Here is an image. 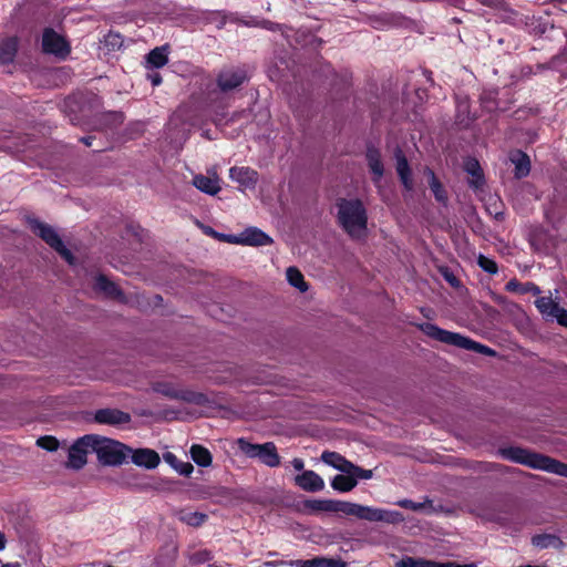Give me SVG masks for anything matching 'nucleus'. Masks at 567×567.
I'll use <instances>...</instances> for the list:
<instances>
[{
    "label": "nucleus",
    "instance_id": "f257e3e1",
    "mask_svg": "<svg viewBox=\"0 0 567 567\" xmlns=\"http://www.w3.org/2000/svg\"><path fill=\"white\" fill-rule=\"evenodd\" d=\"M338 220L342 229L353 239L367 234L368 215L359 199H340L337 204Z\"/></svg>",
    "mask_w": 567,
    "mask_h": 567
},
{
    "label": "nucleus",
    "instance_id": "f03ea898",
    "mask_svg": "<svg viewBox=\"0 0 567 567\" xmlns=\"http://www.w3.org/2000/svg\"><path fill=\"white\" fill-rule=\"evenodd\" d=\"M502 454L505 458L512 462L567 477V464L548 456L533 453L522 447H508L503 450Z\"/></svg>",
    "mask_w": 567,
    "mask_h": 567
},
{
    "label": "nucleus",
    "instance_id": "7ed1b4c3",
    "mask_svg": "<svg viewBox=\"0 0 567 567\" xmlns=\"http://www.w3.org/2000/svg\"><path fill=\"white\" fill-rule=\"evenodd\" d=\"M419 327H420V330L422 332H424L427 337L435 339L437 341H441L443 343L452 344V346H455L461 349L472 350L477 353L487 354V355H493L495 353L494 350H492L491 348H488L484 344H481V343H478L467 337H464L460 333L443 330L433 323L424 322V323L420 324Z\"/></svg>",
    "mask_w": 567,
    "mask_h": 567
},
{
    "label": "nucleus",
    "instance_id": "20e7f679",
    "mask_svg": "<svg viewBox=\"0 0 567 567\" xmlns=\"http://www.w3.org/2000/svg\"><path fill=\"white\" fill-rule=\"evenodd\" d=\"M93 453L101 464L117 466L125 462L132 449L127 445L104 436L93 434Z\"/></svg>",
    "mask_w": 567,
    "mask_h": 567
},
{
    "label": "nucleus",
    "instance_id": "39448f33",
    "mask_svg": "<svg viewBox=\"0 0 567 567\" xmlns=\"http://www.w3.org/2000/svg\"><path fill=\"white\" fill-rule=\"evenodd\" d=\"M343 514L369 522H384L395 524L403 520V515L400 512L363 506L351 502L344 503Z\"/></svg>",
    "mask_w": 567,
    "mask_h": 567
},
{
    "label": "nucleus",
    "instance_id": "423d86ee",
    "mask_svg": "<svg viewBox=\"0 0 567 567\" xmlns=\"http://www.w3.org/2000/svg\"><path fill=\"white\" fill-rule=\"evenodd\" d=\"M238 449L250 458H258L262 464L269 467H276L280 464V456L272 442L264 444H254L245 439L237 440Z\"/></svg>",
    "mask_w": 567,
    "mask_h": 567
},
{
    "label": "nucleus",
    "instance_id": "0eeeda50",
    "mask_svg": "<svg viewBox=\"0 0 567 567\" xmlns=\"http://www.w3.org/2000/svg\"><path fill=\"white\" fill-rule=\"evenodd\" d=\"M32 231L40 236L48 245L55 249L62 258L70 265H73L74 257L71 251L64 246L56 231L49 225L43 224L37 219L29 221Z\"/></svg>",
    "mask_w": 567,
    "mask_h": 567
},
{
    "label": "nucleus",
    "instance_id": "6e6552de",
    "mask_svg": "<svg viewBox=\"0 0 567 567\" xmlns=\"http://www.w3.org/2000/svg\"><path fill=\"white\" fill-rule=\"evenodd\" d=\"M93 434L78 439L69 449L66 466L81 470L87 462V454L93 453Z\"/></svg>",
    "mask_w": 567,
    "mask_h": 567
},
{
    "label": "nucleus",
    "instance_id": "1a4fd4ad",
    "mask_svg": "<svg viewBox=\"0 0 567 567\" xmlns=\"http://www.w3.org/2000/svg\"><path fill=\"white\" fill-rule=\"evenodd\" d=\"M535 306L547 321H557L560 326L567 327V310L559 307L551 297H540Z\"/></svg>",
    "mask_w": 567,
    "mask_h": 567
},
{
    "label": "nucleus",
    "instance_id": "9d476101",
    "mask_svg": "<svg viewBox=\"0 0 567 567\" xmlns=\"http://www.w3.org/2000/svg\"><path fill=\"white\" fill-rule=\"evenodd\" d=\"M42 49L45 53L64 59L70 53L66 40L52 29H45L42 35Z\"/></svg>",
    "mask_w": 567,
    "mask_h": 567
},
{
    "label": "nucleus",
    "instance_id": "9b49d317",
    "mask_svg": "<svg viewBox=\"0 0 567 567\" xmlns=\"http://www.w3.org/2000/svg\"><path fill=\"white\" fill-rule=\"evenodd\" d=\"M154 391L161 393L169 399L182 400L189 403H200L204 395L193 392L190 390L178 389L175 384L169 382H158L153 386Z\"/></svg>",
    "mask_w": 567,
    "mask_h": 567
},
{
    "label": "nucleus",
    "instance_id": "f8f14e48",
    "mask_svg": "<svg viewBox=\"0 0 567 567\" xmlns=\"http://www.w3.org/2000/svg\"><path fill=\"white\" fill-rule=\"evenodd\" d=\"M247 80L246 71L240 68H225L217 75V85L224 93L239 87Z\"/></svg>",
    "mask_w": 567,
    "mask_h": 567
},
{
    "label": "nucleus",
    "instance_id": "ddd939ff",
    "mask_svg": "<svg viewBox=\"0 0 567 567\" xmlns=\"http://www.w3.org/2000/svg\"><path fill=\"white\" fill-rule=\"evenodd\" d=\"M344 501L334 499H307L302 503L303 513L313 515L320 513H341L344 511Z\"/></svg>",
    "mask_w": 567,
    "mask_h": 567
},
{
    "label": "nucleus",
    "instance_id": "4468645a",
    "mask_svg": "<svg viewBox=\"0 0 567 567\" xmlns=\"http://www.w3.org/2000/svg\"><path fill=\"white\" fill-rule=\"evenodd\" d=\"M128 455L135 465L148 470L157 467L161 462L158 453L151 449H132Z\"/></svg>",
    "mask_w": 567,
    "mask_h": 567
},
{
    "label": "nucleus",
    "instance_id": "2eb2a0df",
    "mask_svg": "<svg viewBox=\"0 0 567 567\" xmlns=\"http://www.w3.org/2000/svg\"><path fill=\"white\" fill-rule=\"evenodd\" d=\"M229 177L243 188H254L258 182V173L250 167L234 166L229 169Z\"/></svg>",
    "mask_w": 567,
    "mask_h": 567
},
{
    "label": "nucleus",
    "instance_id": "dca6fc26",
    "mask_svg": "<svg viewBox=\"0 0 567 567\" xmlns=\"http://www.w3.org/2000/svg\"><path fill=\"white\" fill-rule=\"evenodd\" d=\"M193 185L200 192L215 196L221 189L220 179L218 175L214 173H209L208 175L197 174L193 178Z\"/></svg>",
    "mask_w": 567,
    "mask_h": 567
},
{
    "label": "nucleus",
    "instance_id": "f3484780",
    "mask_svg": "<svg viewBox=\"0 0 567 567\" xmlns=\"http://www.w3.org/2000/svg\"><path fill=\"white\" fill-rule=\"evenodd\" d=\"M243 246H268L272 244V238L257 227H247L241 231Z\"/></svg>",
    "mask_w": 567,
    "mask_h": 567
},
{
    "label": "nucleus",
    "instance_id": "a211bd4d",
    "mask_svg": "<svg viewBox=\"0 0 567 567\" xmlns=\"http://www.w3.org/2000/svg\"><path fill=\"white\" fill-rule=\"evenodd\" d=\"M94 419L101 424L121 425L130 422L131 416L128 413L116 409H102L96 411Z\"/></svg>",
    "mask_w": 567,
    "mask_h": 567
},
{
    "label": "nucleus",
    "instance_id": "6ab92c4d",
    "mask_svg": "<svg viewBox=\"0 0 567 567\" xmlns=\"http://www.w3.org/2000/svg\"><path fill=\"white\" fill-rule=\"evenodd\" d=\"M296 484L307 492H320L324 488L323 480L313 471H305L297 475Z\"/></svg>",
    "mask_w": 567,
    "mask_h": 567
},
{
    "label": "nucleus",
    "instance_id": "aec40b11",
    "mask_svg": "<svg viewBox=\"0 0 567 567\" xmlns=\"http://www.w3.org/2000/svg\"><path fill=\"white\" fill-rule=\"evenodd\" d=\"M18 51V39L7 38L0 43V64H9L13 61Z\"/></svg>",
    "mask_w": 567,
    "mask_h": 567
},
{
    "label": "nucleus",
    "instance_id": "412c9836",
    "mask_svg": "<svg viewBox=\"0 0 567 567\" xmlns=\"http://www.w3.org/2000/svg\"><path fill=\"white\" fill-rule=\"evenodd\" d=\"M395 157H396V172L400 176V179H401L403 186L405 187V189L411 190L413 187V183L411 179V172H410L408 161L400 150L396 152Z\"/></svg>",
    "mask_w": 567,
    "mask_h": 567
},
{
    "label": "nucleus",
    "instance_id": "4be33fe9",
    "mask_svg": "<svg viewBox=\"0 0 567 567\" xmlns=\"http://www.w3.org/2000/svg\"><path fill=\"white\" fill-rule=\"evenodd\" d=\"M322 462L334 467L336 470L347 474L348 470L352 468V463L347 461L342 455L336 452H323L321 455Z\"/></svg>",
    "mask_w": 567,
    "mask_h": 567
},
{
    "label": "nucleus",
    "instance_id": "5701e85b",
    "mask_svg": "<svg viewBox=\"0 0 567 567\" xmlns=\"http://www.w3.org/2000/svg\"><path fill=\"white\" fill-rule=\"evenodd\" d=\"M367 158L369 163L370 171L374 175L373 182L378 184L383 175V164L381 162V156L378 150L368 148Z\"/></svg>",
    "mask_w": 567,
    "mask_h": 567
},
{
    "label": "nucleus",
    "instance_id": "b1692460",
    "mask_svg": "<svg viewBox=\"0 0 567 567\" xmlns=\"http://www.w3.org/2000/svg\"><path fill=\"white\" fill-rule=\"evenodd\" d=\"M464 168L472 177L470 184L475 188L482 186L483 175L480 163L475 158H467L464 162Z\"/></svg>",
    "mask_w": 567,
    "mask_h": 567
},
{
    "label": "nucleus",
    "instance_id": "393cba45",
    "mask_svg": "<svg viewBox=\"0 0 567 567\" xmlns=\"http://www.w3.org/2000/svg\"><path fill=\"white\" fill-rule=\"evenodd\" d=\"M511 161L515 165V176L520 178L529 173V158L526 154L517 151L511 155Z\"/></svg>",
    "mask_w": 567,
    "mask_h": 567
},
{
    "label": "nucleus",
    "instance_id": "a878e982",
    "mask_svg": "<svg viewBox=\"0 0 567 567\" xmlns=\"http://www.w3.org/2000/svg\"><path fill=\"white\" fill-rule=\"evenodd\" d=\"M357 484H358L357 480L352 475H349V474L336 475L333 477V480L331 481V486L333 487V489L342 492V493L350 492L351 489H353L357 486Z\"/></svg>",
    "mask_w": 567,
    "mask_h": 567
},
{
    "label": "nucleus",
    "instance_id": "bb28decb",
    "mask_svg": "<svg viewBox=\"0 0 567 567\" xmlns=\"http://www.w3.org/2000/svg\"><path fill=\"white\" fill-rule=\"evenodd\" d=\"M168 62L165 47L155 48L146 56V63L150 68H162Z\"/></svg>",
    "mask_w": 567,
    "mask_h": 567
},
{
    "label": "nucleus",
    "instance_id": "cd10ccee",
    "mask_svg": "<svg viewBox=\"0 0 567 567\" xmlns=\"http://www.w3.org/2000/svg\"><path fill=\"white\" fill-rule=\"evenodd\" d=\"M190 456L193 461L199 466H209L212 464L210 452L202 445H193L190 449Z\"/></svg>",
    "mask_w": 567,
    "mask_h": 567
},
{
    "label": "nucleus",
    "instance_id": "c85d7f7f",
    "mask_svg": "<svg viewBox=\"0 0 567 567\" xmlns=\"http://www.w3.org/2000/svg\"><path fill=\"white\" fill-rule=\"evenodd\" d=\"M177 517L181 522L189 525V526H199L202 525L207 516L199 512H190V511H179L177 513Z\"/></svg>",
    "mask_w": 567,
    "mask_h": 567
},
{
    "label": "nucleus",
    "instance_id": "c756f323",
    "mask_svg": "<svg viewBox=\"0 0 567 567\" xmlns=\"http://www.w3.org/2000/svg\"><path fill=\"white\" fill-rule=\"evenodd\" d=\"M164 460L174 467L181 475L188 476L193 473V465L188 462L178 461L173 453L164 454Z\"/></svg>",
    "mask_w": 567,
    "mask_h": 567
},
{
    "label": "nucleus",
    "instance_id": "7c9ffc66",
    "mask_svg": "<svg viewBox=\"0 0 567 567\" xmlns=\"http://www.w3.org/2000/svg\"><path fill=\"white\" fill-rule=\"evenodd\" d=\"M505 289L509 292L518 293L532 292L534 295H538L540 292L539 288L536 285L532 282L520 284L516 279L509 280L506 284Z\"/></svg>",
    "mask_w": 567,
    "mask_h": 567
},
{
    "label": "nucleus",
    "instance_id": "2f4dec72",
    "mask_svg": "<svg viewBox=\"0 0 567 567\" xmlns=\"http://www.w3.org/2000/svg\"><path fill=\"white\" fill-rule=\"evenodd\" d=\"M286 277L291 286L301 292L307 291L308 286L303 279V275L296 267H289L286 271Z\"/></svg>",
    "mask_w": 567,
    "mask_h": 567
},
{
    "label": "nucleus",
    "instance_id": "473e14b6",
    "mask_svg": "<svg viewBox=\"0 0 567 567\" xmlns=\"http://www.w3.org/2000/svg\"><path fill=\"white\" fill-rule=\"evenodd\" d=\"M94 287L96 290L104 292L107 296H117L120 293L118 288L110 281L105 276L100 275L95 279Z\"/></svg>",
    "mask_w": 567,
    "mask_h": 567
},
{
    "label": "nucleus",
    "instance_id": "72a5a7b5",
    "mask_svg": "<svg viewBox=\"0 0 567 567\" xmlns=\"http://www.w3.org/2000/svg\"><path fill=\"white\" fill-rule=\"evenodd\" d=\"M301 567H346V564L332 558H316L302 561Z\"/></svg>",
    "mask_w": 567,
    "mask_h": 567
},
{
    "label": "nucleus",
    "instance_id": "f704fd0d",
    "mask_svg": "<svg viewBox=\"0 0 567 567\" xmlns=\"http://www.w3.org/2000/svg\"><path fill=\"white\" fill-rule=\"evenodd\" d=\"M532 542L538 548L558 547L561 543L558 537L547 534L534 536Z\"/></svg>",
    "mask_w": 567,
    "mask_h": 567
},
{
    "label": "nucleus",
    "instance_id": "c9c22d12",
    "mask_svg": "<svg viewBox=\"0 0 567 567\" xmlns=\"http://www.w3.org/2000/svg\"><path fill=\"white\" fill-rule=\"evenodd\" d=\"M468 103L466 100H458L456 105V118L460 124L468 125L473 117L470 115Z\"/></svg>",
    "mask_w": 567,
    "mask_h": 567
},
{
    "label": "nucleus",
    "instance_id": "e433bc0d",
    "mask_svg": "<svg viewBox=\"0 0 567 567\" xmlns=\"http://www.w3.org/2000/svg\"><path fill=\"white\" fill-rule=\"evenodd\" d=\"M427 173L430 176V186H431V189H432L435 198L439 202L444 203L446 200V195H445V192H444L442 185L436 179V177L432 171H429Z\"/></svg>",
    "mask_w": 567,
    "mask_h": 567
},
{
    "label": "nucleus",
    "instance_id": "4c0bfd02",
    "mask_svg": "<svg viewBox=\"0 0 567 567\" xmlns=\"http://www.w3.org/2000/svg\"><path fill=\"white\" fill-rule=\"evenodd\" d=\"M477 264L484 271L491 275L496 274L498 270L496 262L493 259L485 257L483 255L478 256Z\"/></svg>",
    "mask_w": 567,
    "mask_h": 567
},
{
    "label": "nucleus",
    "instance_id": "58836bf2",
    "mask_svg": "<svg viewBox=\"0 0 567 567\" xmlns=\"http://www.w3.org/2000/svg\"><path fill=\"white\" fill-rule=\"evenodd\" d=\"M37 444L43 450L50 452L56 451L59 447V441L53 436H42L38 439Z\"/></svg>",
    "mask_w": 567,
    "mask_h": 567
},
{
    "label": "nucleus",
    "instance_id": "ea45409f",
    "mask_svg": "<svg viewBox=\"0 0 567 567\" xmlns=\"http://www.w3.org/2000/svg\"><path fill=\"white\" fill-rule=\"evenodd\" d=\"M347 474L352 475L357 481L360 480H370L373 475L371 470L361 468L352 463V468L348 470Z\"/></svg>",
    "mask_w": 567,
    "mask_h": 567
},
{
    "label": "nucleus",
    "instance_id": "a19ab883",
    "mask_svg": "<svg viewBox=\"0 0 567 567\" xmlns=\"http://www.w3.org/2000/svg\"><path fill=\"white\" fill-rule=\"evenodd\" d=\"M553 66L564 75H567V51L553 60Z\"/></svg>",
    "mask_w": 567,
    "mask_h": 567
},
{
    "label": "nucleus",
    "instance_id": "79ce46f5",
    "mask_svg": "<svg viewBox=\"0 0 567 567\" xmlns=\"http://www.w3.org/2000/svg\"><path fill=\"white\" fill-rule=\"evenodd\" d=\"M210 233L213 235H215L216 237L221 238L226 243L235 244V245H241L243 246L241 233L236 234V235H219V234L215 233L214 230H210Z\"/></svg>",
    "mask_w": 567,
    "mask_h": 567
},
{
    "label": "nucleus",
    "instance_id": "37998d69",
    "mask_svg": "<svg viewBox=\"0 0 567 567\" xmlns=\"http://www.w3.org/2000/svg\"><path fill=\"white\" fill-rule=\"evenodd\" d=\"M246 24L248 25H258V27H261L264 29H267V30H270V31H275V30H280L281 27L277 23H274L269 20H261V21H254V22H247Z\"/></svg>",
    "mask_w": 567,
    "mask_h": 567
},
{
    "label": "nucleus",
    "instance_id": "c03bdc74",
    "mask_svg": "<svg viewBox=\"0 0 567 567\" xmlns=\"http://www.w3.org/2000/svg\"><path fill=\"white\" fill-rule=\"evenodd\" d=\"M482 104L489 112L497 109V104L495 103L492 93L488 95V97L486 95L482 96Z\"/></svg>",
    "mask_w": 567,
    "mask_h": 567
},
{
    "label": "nucleus",
    "instance_id": "a18cd8bd",
    "mask_svg": "<svg viewBox=\"0 0 567 567\" xmlns=\"http://www.w3.org/2000/svg\"><path fill=\"white\" fill-rule=\"evenodd\" d=\"M416 567H444V563L417 558Z\"/></svg>",
    "mask_w": 567,
    "mask_h": 567
},
{
    "label": "nucleus",
    "instance_id": "49530a36",
    "mask_svg": "<svg viewBox=\"0 0 567 567\" xmlns=\"http://www.w3.org/2000/svg\"><path fill=\"white\" fill-rule=\"evenodd\" d=\"M398 504L401 507L409 508L412 511H419L422 507L421 504L414 503L413 501H410V499L400 501Z\"/></svg>",
    "mask_w": 567,
    "mask_h": 567
},
{
    "label": "nucleus",
    "instance_id": "de8ad7c7",
    "mask_svg": "<svg viewBox=\"0 0 567 567\" xmlns=\"http://www.w3.org/2000/svg\"><path fill=\"white\" fill-rule=\"evenodd\" d=\"M417 558L405 557L396 563V567H416Z\"/></svg>",
    "mask_w": 567,
    "mask_h": 567
},
{
    "label": "nucleus",
    "instance_id": "09e8293b",
    "mask_svg": "<svg viewBox=\"0 0 567 567\" xmlns=\"http://www.w3.org/2000/svg\"><path fill=\"white\" fill-rule=\"evenodd\" d=\"M148 80L152 82L154 86L159 85L162 83V78L157 72L148 74Z\"/></svg>",
    "mask_w": 567,
    "mask_h": 567
},
{
    "label": "nucleus",
    "instance_id": "8fccbe9b",
    "mask_svg": "<svg viewBox=\"0 0 567 567\" xmlns=\"http://www.w3.org/2000/svg\"><path fill=\"white\" fill-rule=\"evenodd\" d=\"M291 464L296 471H302L305 467V463L301 458H293Z\"/></svg>",
    "mask_w": 567,
    "mask_h": 567
},
{
    "label": "nucleus",
    "instance_id": "3c124183",
    "mask_svg": "<svg viewBox=\"0 0 567 567\" xmlns=\"http://www.w3.org/2000/svg\"><path fill=\"white\" fill-rule=\"evenodd\" d=\"M444 567H475L474 565L472 564H468V565H460V564H456L454 561H447V563H444Z\"/></svg>",
    "mask_w": 567,
    "mask_h": 567
},
{
    "label": "nucleus",
    "instance_id": "603ef678",
    "mask_svg": "<svg viewBox=\"0 0 567 567\" xmlns=\"http://www.w3.org/2000/svg\"><path fill=\"white\" fill-rule=\"evenodd\" d=\"M6 548V536L2 532H0V551Z\"/></svg>",
    "mask_w": 567,
    "mask_h": 567
},
{
    "label": "nucleus",
    "instance_id": "864d4df0",
    "mask_svg": "<svg viewBox=\"0 0 567 567\" xmlns=\"http://www.w3.org/2000/svg\"><path fill=\"white\" fill-rule=\"evenodd\" d=\"M83 143L87 146H91L92 145V137H83L82 138Z\"/></svg>",
    "mask_w": 567,
    "mask_h": 567
},
{
    "label": "nucleus",
    "instance_id": "5fc2aeb1",
    "mask_svg": "<svg viewBox=\"0 0 567 567\" xmlns=\"http://www.w3.org/2000/svg\"><path fill=\"white\" fill-rule=\"evenodd\" d=\"M1 567H21V566L18 563H9V564H6V565H2Z\"/></svg>",
    "mask_w": 567,
    "mask_h": 567
},
{
    "label": "nucleus",
    "instance_id": "6e6d98bb",
    "mask_svg": "<svg viewBox=\"0 0 567 567\" xmlns=\"http://www.w3.org/2000/svg\"><path fill=\"white\" fill-rule=\"evenodd\" d=\"M214 122H215V124H216V125H219V124H220V122H221V118L215 117V118H214Z\"/></svg>",
    "mask_w": 567,
    "mask_h": 567
},
{
    "label": "nucleus",
    "instance_id": "4d7b16f0",
    "mask_svg": "<svg viewBox=\"0 0 567 567\" xmlns=\"http://www.w3.org/2000/svg\"><path fill=\"white\" fill-rule=\"evenodd\" d=\"M203 134H204L206 137L210 138V137L208 136V133H207V132H204Z\"/></svg>",
    "mask_w": 567,
    "mask_h": 567
}]
</instances>
